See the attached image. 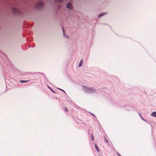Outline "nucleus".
<instances>
[{
  "label": "nucleus",
  "instance_id": "nucleus-1",
  "mask_svg": "<svg viewBox=\"0 0 156 156\" xmlns=\"http://www.w3.org/2000/svg\"><path fill=\"white\" fill-rule=\"evenodd\" d=\"M84 89L87 93H93L95 92L94 89L93 88H90L84 86Z\"/></svg>",
  "mask_w": 156,
  "mask_h": 156
},
{
  "label": "nucleus",
  "instance_id": "nucleus-2",
  "mask_svg": "<svg viewBox=\"0 0 156 156\" xmlns=\"http://www.w3.org/2000/svg\"><path fill=\"white\" fill-rule=\"evenodd\" d=\"M43 5V3L41 2H38L36 5L35 7L37 9H40L41 8Z\"/></svg>",
  "mask_w": 156,
  "mask_h": 156
},
{
  "label": "nucleus",
  "instance_id": "nucleus-3",
  "mask_svg": "<svg viewBox=\"0 0 156 156\" xmlns=\"http://www.w3.org/2000/svg\"><path fill=\"white\" fill-rule=\"evenodd\" d=\"M12 12L14 14H20V12L15 7H13L12 9Z\"/></svg>",
  "mask_w": 156,
  "mask_h": 156
},
{
  "label": "nucleus",
  "instance_id": "nucleus-4",
  "mask_svg": "<svg viewBox=\"0 0 156 156\" xmlns=\"http://www.w3.org/2000/svg\"><path fill=\"white\" fill-rule=\"evenodd\" d=\"M67 7L69 9H73V7L71 4L69 3L67 5Z\"/></svg>",
  "mask_w": 156,
  "mask_h": 156
},
{
  "label": "nucleus",
  "instance_id": "nucleus-5",
  "mask_svg": "<svg viewBox=\"0 0 156 156\" xmlns=\"http://www.w3.org/2000/svg\"><path fill=\"white\" fill-rule=\"evenodd\" d=\"M83 61L82 60H81L79 63V66H82L83 64Z\"/></svg>",
  "mask_w": 156,
  "mask_h": 156
},
{
  "label": "nucleus",
  "instance_id": "nucleus-6",
  "mask_svg": "<svg viewBox=\"0 0 156 156\" xmlns=\"http://www.w3.org/2000/svg\"><path fill=\"white\" fill-rule=\"evenodd\" d=\"M29 81V80H20L19 82L20 83H23L27 82Z\"/></svg>",
  "mask_w": 156,
  "mask_h": 156
},
{
  "label": "nucleus",
  "instance_id": "nucleus-7",
  "mask_svg": "<svg viewBox=\"0 0 156 156\" xmlns=\"http://www.w3.org/2000/svg\"><path fill=\"white\" fill-rule=\"evenodd\" d=\"M151 115L152 116H154V117H156V112H153L151 114Z\"/></svg>",
  "mask_w": 156,
  "mask_h": 156
},
{
  "label": "nucleus",
  "instance_id": "nucleus-8",
  "mask_svg": "<svg viewBox=\"0 0 156 156\" xmlns=\"http://www.w3.org/2000/svg\"><path fill=\"white\" fill-rule=\"evenodd\" d=\"M95 149L97 150V151L98 152H99V148L98 147V146L97 145V144H95Z\"/></svg>",
  "mask_w": 156,
  "mask_h": 156
},
{
  "label": "nucleus",
  "instance_id": "nucleus-9",
  "mask_svg": "<svg viewBox=\"0 0 156 156\" xmlns=\"http://www.w3.org/2000/svg\"><path fill=\"white\" fill-rule=\"evenodd\" d=\"M48 87L52 92H53L54 93H55V92L53 89H52L50 87L48 86Z\"/></svg>",
  "mask_w": 156,
  "mask_h": 156
},
{
  "label": "nucleus",
  "instance_id": "nucleus-10",
  "mask_svg": "<svg viewBox=\"0 0 156 156\" xmlns=\"http://www.w3.org/2000/svg\"><path fill=\"white\" fill-rule=\"evenodd\" d=\"M91 137L92 140V141H93L94 140V137L93 135L92 134H91Z\"/></svg>",
  "mask_w": 156,
  "mask_h": 156
},
{
  "label": "nucleus",
  "instance_id": "nucleus-11",
  "mask_svg": "<svg viewBox=\"0 0 156 156\" xmlns=\"http://www.w3.org/2000/svg\"><path fill=\"white\" fill-rule=\"evenodd\" d=\"M55 1L59 2H62V0H55Z\"/></svg>",
  "mask_w": 156,
  "mask_h": 156
},
{
  "label": "nucleus",
  "instance_id": "nucleus-12",
  "mask_svg": "<svg viewBox=\"0 0 156 156\" xmlns=\"http://www.w3.org/2000/svg\"><path fill=\"white\" fill-rule=\"evenodd\" d=\"M105 14H100V15L99 16H98V17H100L101 16H102L105 15Z\"/></svg>",
  "mask_w": 156,
  "mask_h": 156
},
{
  "label": "nucleus",
  "instance_id": "nucleus-13",
  "mask_svg": "<svg viewBox=\"0 0 156 156\" xmlns=\"http://www.w3.org/2000/svg\"><path fill=\"white\" fill-rule=\"evenodd\" d=\"M64 110L66 112H67V111H68L67 109L66 108H64Z\"/></svg>",
  "mask_w": 156,
  "mask_h": 156
},
{
  "label": "nucleus",
  "instance_id": "nucleus-14",
  "mask_svg": "<svg viewBox=\"0 0 156 156\" xmlns=\"http://www.w3.org/2000/svg\"><path fill=\"white\" fill-rule=\"evenodd\" d=\"M105 141L107 143H108V140L106 139H105Z\"/></svg>",
  "mask_w": 156,
  "mask_h": 156
},
{
  "label": "nucleus",
  "instance_id": "nucleus-15",
  "mask_svg": "<svg viewBox=\"0 0 156 156\" xmlns=\"http://www.w3.org/2000/svg\"><path fill=\"white\" fill-rule=\"evenodd\" d=\"M117 154L119 156H121L118 153H117Z\"/></svg>",
  "mask_w": 156,
  "mask_h": 156
},
{
  "label": "nucleus",
  "instance_id": "nucleus-16",
  "mask_svg": "<svg viewBox=\"0 0 156 156\" xmlns=\"http://www.w3.org/2000/svg\"><path fill=\"white\" fill-rule=\"evenodd\" d=\"M60 90H62V91H63V92H64L65 93V92L63 90L61 89H60Z\"/></svg>",
  "mask_w": 156,
  "mask_h": 156
},
{
  "label": "nucleus",
  "instance_id": "nucleus-17",
  "mask_svg": "<svg viewBox=\"0 0 156 156\" xmlns=\"http://www.w3.org/2000/svg\"><path fill=\"white\" fill-rule=\"evenodd\" d=\"M62 30H63V33H64V30L63 28H62Z\"/></svg>",
  "mask_w": 156,
  "mask_h": 156
}]
</instances>
